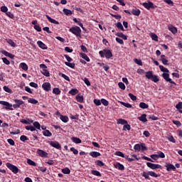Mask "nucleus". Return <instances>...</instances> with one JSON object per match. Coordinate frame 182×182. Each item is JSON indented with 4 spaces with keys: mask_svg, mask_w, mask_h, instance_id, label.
<instances>
[{
    "mask_svg": "<svg viewBox=\"0 0 182 182\" xmlns=\"http://www.w3.org/2000/svg\"><path fill=\"white\" fill-rule=\"evenodd\" d=\"M91 173L92 174H93V176H97V177H102V173H100L99 171L92 170L91 171Z\"/></svg>",
    "mask_w": 182,
    "mask_h": 182,
    "instance_id": "c85d7f7f",
    "label": "nucleus"
},
{
    "mask_svg": "<svg viewBox=\"0 0 182 182\" xmlns=\"http://www.w3.org/2000/svg\"><path fill=\"white\" fill-rule=\"evenodd\" d=\"M80 56L82 59H85V60H86L87 62H90V58H89L87 55H86L85 53H80Z\"/></svg>",
    "mask_w": 182,
    "mask_h": 182,
    "instance_id": "a211bd4d",
    "label": "nucleus"
},
{
    "mask_svg": "<svg viewBox=\"0 0 182 182\" xmlns=\"http://www.w3.org/2000/svg\"><path fill=\"white\" fill-rule=\"evenodd\" d=\"M101 103L104 105V106H109V101L106 100L105 99H101Z\"/></svg>",
    "mask_w": 182,
    "mask_h": 182,
    "instance_id": "3c124183",
    "label": "nucleus"
},
{
    "mask_svg": "<svg viewBox=\"0 0 182 182\" xmlns=\"http://www.w3.org/2000/svg\"><path fill=\"white\" fill-rule=\"evenodd\" d=\"M162 77H164V79L165 80H166L169 83H171L172 85H176V82L174 81L171 80V78H170V75H168V73H164L162 74Z\"/></svg>",
    "mask_w": 182,
    "mask_h": 182,
    "instance_id": "423d86ee",
    "label": "nucleus"
},
{
    "mask_svg": "<svg viewBox=\"0 0 182 182\" xmlns=\"http://www.w3.org/2000/svg\"><path fill=\"white\" fill-rule=\"evenodd\" d=\"M4 63H5V65H10L11 62H9V60L6 58H1Z\"/></svg>",
    "mask_w": 182,
    "mask_h": 182,
    "instance_id": "69168bd1",
    "label": "nucleus"
},
{
    "mask_svg": "<svg viewBox=\"0 0 182 182\" xmlns=\"http://www.w3.org/2000/svg\"><path fill=\"white\" fill-rule=\"evenodd\" d=\"M42 87H43V89H44V90H46V92H49V90H50V83L44 82L42 85Z\"/></svg>",
    "mask_w": 182,
    "mask_h": 182,
    "instance_id": "9b49d317",
    "label": "nucleus"
},
{
    "mask_svg": "<svg viewBox=\"0 0 182 182\" xmlns=\"http://www.w3.org/2000/svg\"><path fill=\"white\" fill-rule=\"evenodd\" d=\"M119 103L121 105H122V106H124V107H127L128 109L132 108V105L129 104V103H126L124 102H119Z\"/></svg>",
    "mask_w": 182,
    "mask_h": 182,
    "instance_id": "a19ab883",
    "label": "nucleus"
},
{
    "mask_svg": "<svg viewBox=\"0 0 182 182\" xmlns=\"http://www.w3.org/2000/svg\"><path fill=\"white\" fill-rule=\"evenodd\" d=\"M50 144L52 146V147L58 149V150L61 149L60 144H59L58 141H50Z\"/></svg>",
    "mask_w": 182,
    "mask_h": 182,
    "instance_id": "9d476101",
    "label": "nucleus"
},
{
    "mask_svg": "<svg viewBox=\"0 0 182 182\" xmlns=\"http://www.w3.org/2000/svg\"><path fill=\"white\" fill-rule=\"evenodd\" d=\"M159 69L161 72H165L166 73H168V69L164 68L163 65H159Z\"/></svg>",
    "mask_w": 182,
    "mask_h": 182,
    "instance_id": "49530a36",
    "label": "nucleus"
},
{
    "mask_svg": "<svg viewBox=\"0 0 182 182\" xmlns=\"http://www.w3.org/2000/svg\"><path fill=\"white\" fill-rule=\"evenodd\" d=\"M1 11L6 14L8 12V7L3 6L1 7Z\"/></svg>",
    "mask_w": 182,
    "mask_h": 182,
    "instance_id": "e2e57ef3",
    "label": "nucleus"
},
{
    "mask_svg": "<svg viewBox=\"0 0 182 182\" xmlns=\"http://www.w3.org/2000/svg\"><path fill=\"white\" fill-rule=\"evenodd\" d=\"M41 73L42 75H43L44 76H46V77H49V76H50V73H49V71L46 69H43L41 70Z\"/></svg>",
    "mask_w": 182,
    "mask_h": 182,
    "instance_id": "393cba45",
    "label": "nucleus"
},
{
    "mask_svg": "<svg viewBox=\"0 0 182 182\" xmlns=\"http://www.w3.org/2000/svg\"><path fill=\"white\" fill-rule=\"evenodd\" d=\"M43 134L46 137H50V136H52V132L46 129V130L43 132Z\"/></svg>",
    "mask_w": 182,
    "mask_h": 182,
    "instance_id": "a878e982",
    "label": "nucleus"
},
{
    "mask_svg": "<svg viewBox=\"0 0 182 182\" xmlns=\"http://www.w3.org/2000/svg\"><path fill=\"white\" fill-rule=\"evenodd\" d=\"M94 103L96 106H100V105H102V100H97V99H95L94 100Z\"/></svg>",
    "mask_w": 182,
    "mask_h": 182,
    "instance_id": "603ef678",
    "label": "nucleus"
},
{
    "mask_svg": "<svg viewBox=\"0 0 182 182\" xmlns=\"http://www.w3.org/2000/svg\"><path fill=\"white\" fill-rule=\"evenodd\" d=\"M161 60L163 63V65H168V60H167V59H166V55H161Z\"/></svg>",
    "mask_w": 182,
    "mask_h": 182,
    "instance_id": "412c9836",
    "label": "nucleus"
},
{
    "mask_svg": "<svg viewBox=\"0 0 182 182\" xmlns=\"http://www.w3.org/2000/svg\"><path fill=\"white\" fill-rule=\"evenodd\" d=\"M65 65H66V66H68L69 68H71L72 69H74L75 68V63L65 62Z\"/></svg>",
    "mask_w": 182,
    "mask_h": 182,
    "instance_id": "79ce46f5",
    "label": "nucleus"
},
{
    "mask_svg": "<svg viewBox=\"0 0 182 182\" xmlns=\"http://www.w3.org/2000/svg\"><path fill=\"white\" fill-rule=\"evenodd\" d=\"M69 93L70 95L75 96V95H77V93H79V90H77V89H72L69 91Z\"/></svg>",
    "mask_w": 182,
    "mask_h": 182,
    "instance_id": "72a5a7b5",
    "label": "nucleus"
},
{
    "mask_svg": "<svg viewBox=\"0 0 182 182\" xmlns=\"http://www.w3.org/2000/svg\"><path fill=\"white\" fill-rule=\"evenodd\" d=\"M151 80H152V82H154V83H157V82H159V80H160V79H159V77L157 75H152V78H151Z\"/></svg>",
    "mask_w": 182,
    "mask_h": 182,
    "instance_id": "4c0bfd02",
    "label": "nucleus"
},
{
    "mask_svg": "<svg viewBox=\"0 0 182 182\" xmlns=\"http://www.w3.org/2000/svg\"><path fill=\"white\" fill-rule=\"evenodd\" d=\"M37 154H38V156H40V157H48V152H46L42 149H38Z\"/></svg>",
    "mask_w": 182,
    "mask_h": 182,
    "instance_id": "6e6552de",
    "label": "nucleus"
},
{
    "mask_svg": "<svg viewBox=\"0 0 182 182\" xmlns=\"http://www.w3.org/2000/svg\"><path fill=\"white\" fill-rule=\"evenodd\" d=\"M7 43H9V45H10V46H12L13 48H15V46H16V43H15V42H14V41H12L11 39L7 40Z\"/></svg>",
    "mask_w": 182,
    "mask_h": 182,
    "instance_id": "f704fd0d",
    "label": "nucleus"
},
{
    "mask_svg": "<svg viewBox=\"0 0 182 182\" xmlns=\"http://www.w3.org/2000/svg\"><path fill=\"white\" fill-rule=\"evenodd\" d=\"M141 176L142 177H144V178H146V180H150V176L151 177L155 178L159 177V176L154 171L143 172L141 173Z\"/></svg>",
    "mask_w": 182,
    "mask_h": 182,
    "instance_id": "f03ea898",
    "label": "nucleus"
},
{
    "mask_svg": "<svg viewBox=\"0 0 182 182\" xmlns=\"http://www.w3.org/2000/svg\"><path fill=\"white\" fill-rule=\"evenodd\" d=\"M63 12L65 14V15H72V11L68 9H63Z\"/></svg>",
    "mask_w": 182,
    "mask_h": 182,
    "instance_id": "ea45409f",
    "label": "nucleus"
},
{
    "mask_svg": "<svg viewBox=\"0 0 182 182\" xmlns=\"http://www.w3.org/2000/svg\"><path fill=\"white\" fill-rule=\"evenodd\" d=\"M173 124H176V126H177L178 127H181V122H180V121L173 120Z\"/></svg>",
    "mask_w": 182,
    "mask_h": 182,
    "instance_id": "0e129e2a",
    "label": "nucleus"
},
{
    "mask_svg": "<svg viewBox=\"0 0 182 182\" xmlns=\"http://www.w3.org/2000/svg\"><path fill=\"white\" fill-rule=\"evenodd\" d=\"M181 107H182V102H178L176 105V109H177L178 111L181 110Z\"/></svg>",
    "mask_w": 182,
    "mask_h": 182,
    "instance_id": "774afa93",
    "label": "nucleus"
},
{
    "mask_svg": "<svg viewBox=\"0 0 182 182\" xmlns=\"http://www.w3.org/2000/svg\"><path fill=\"white\" fill-rule=\"evenodd\" d=\"M90 156H91V157H99V156H100V153L97 151H91L90 153Z\"/></svg>",
    "mask_w": 182,
    "mask_h": 182,
    "instance_id": "c756f323",
    "label": "nucleus"
},
{
    "mask_svg": "<svg viewBox=\"0 0 182 182\" xmlns=\"http://www.w3.org/2000/svg\"><path fill=\"white\" fill-rule=\"evenodd\" d=\"M37 44L38 45L39 48H41V49H48V46H46L45 43H43V42L38 41L37 42Z\"/></svg>",
    "mask_w": 182,
    "mask_h": 182,
    "instance_id": "dca6fc26",
    "label": "nucleus"
},
{
    "mask_svg": "<svg viewBox=\"0 0 182 182\" xmlns=\"http://www.w3.org/2000/svg\"><path fill=\"white\" fill-rule=\"evenodd\" d=\"M118 86L119 89H122V90H124V89H126V85H124V83L123 82H119Z\"/></svg>",
    "mask_w": 182,
    "mask_h": 182,
    "instance_id": "864d4df0",
    "label": "nucleus"
},
{
    "mask_svg": "<svg viewBox=\"0 0 182 182\" xmlns=\"http://www.w3.org/2000/svg\"><path fill=\"white\" fill-rule=\"evenodd\" d=\"M139 107L141 109H149V105H147L144 102H140L139 103Z\"/></svg>",
    "mask_w": 182,
    "mask_h": 182,
    "instance_id": "2f4dec72",
    "label": "nucleus"
},
{
    "mask_svg": "<svg viewBox=\"0 0 182 182\" xmlns=\"http://www.w3.org/2000/svg\"><path fill=\"white\" fill-rule=\"evenodd\" d=\"M117 124H127V121L126 119H119L117 120Z\"/></svg>",
    "mask_w": 182,
    "mask_h": 182,
    "instance_id": "bb28decb",
    "label": "nucleus"
},
{
    "mask_svg": "<svg viewBox=\"0 0 182 182\" xmlns=\"http://www.w3.org/2000/svg\"><path fill=\"white\" fill-rule=\"evenodd\" d=\"M166 170L167 171H171L173 170V171H176V166L171 164H168L166 166Z\"/></svg>",
    "mask_w": 182,
    "mask_h": 182,
    "instance_id": "ddd939ff",
    "label": "nucleus"
},
{
    "mask_svg": "<svg viewBox=\"0 0 182 182\" xmlns=\"http://www.w3.org/2000/svg\"><path fill=\"white\" fill-rule=\"evenodd\" d=\"M146 166L147 167H149V168H151L152 170H156V168H160V167H161V165L153 164L151 162H147Z\"/></svg>",
    "mask_w": 182,
    "mask_h": 182,
    "instance_id": "0eeeda50",
    "label": "nucleus"
},
{
    "mask_svg": "<svg viewBox=\"0 0 182 182\" xmlns=\"http://www.w3.org/2000/svg\"><path fill=\"white\" fill-rule=\"evenodd\" d=\"M62 173L63 174H70V169L69 168H64L62 169Z\"/></svg>",
    "mask_w": 182,
    "mask_h": 182,
    "instance_id": "58836bf2",
    "label": "nucleus"
},
{
    "mask_svg": "<svg viewBox=\"0 0 182 182\" xmlns=\"http://www.w3.org/2000/svg\"><path fill=\"white\" fill-rule=\"evenodd\" d=\"M141 11L139 9H134L132 10V15H134L135 16H139L141 14Z\"/></svg>",
    "mask_w": 182,
    "mask_h": 182,
    "instance_id": "2eb2a0df",
    "label": "nucleus"
},
{
    "mask_svg": "<svg viewBox=\"0 0 182 182\" xmlns=\"http://www.w3.org/2000/svg\"><path fill=\"white\" fill-rule=\"evenodd\" d=\"M134 150H135V151H140V150H141V145L139 144H135L134 146Z\"/></svg>",
    "mask_w": 182,
    "mask_h": 182,
    "instance_id": "473e14b6",
    "label": "nucleus"
},
{
    "mask_svg": "<svg viewBox=\"0 0 182 182\" xmlns=\"http://www.w3.org/2000/svg\"><path fill=\"white\" fill-rule=\"evenodd\" d=\"M96 164L97 166H99L100 167H103V166H105V164L103 163V161L98 160L96 161Z\"/></svg>",
    "mask_w": 182,
    "mask_h": 182,
    "instance_id": "052dcab7",
    "label": "nucleus"
},
{
    "mask_svg": "<svg viewBox=\"0 0 182 182\" xmlns=\"http://www.w3.org/2000/svg\"><path fill=\"white\" fill-rule=\"evenodd\" d=\"M116 26H117V28H118V29H121V31H124L123 24H122L120 22L117 23Z\"/></svg>",
    "mask_w": 182,
    "mask_h": 182,
    "instance_id": "a18cd8bd",
    "label": "nucleus"
},
{
    "mask_svg": "<svg viewBox=\"0 0 182 182\" xmlns=\"http://www.w3.org/2000/svg\"><path fill=\"white\" fill-rule=\"evenodd\" d=\"M153 72L152 71H147L145 73V76L146 79H149L151 80V78L153 77Z\"/></svg>",
    "mask_w": 182,
    "mask_h": 182,
    "instance_id": "f3484780",
    "label": "nucleus"
},
{
    "mask_svg": "<svg viewBox=\"0 0 182 182\" xmlns=\"http://www.w3.org/2000/svg\"><path fill=\"white\" fill-rule=\"evenodd\" d=\"M0 105H2L3 106H6V109H9V110H12L11 107H12V105L9 104V102L6 101H0Z\"/></svg>",
    "mask_w": 182,
    "mask_h": 182,
    "instance_id": "1a4fd4ad",
    "label": "nucleus"
},
{
    "mask_svg": "<svg viewBox=\"0 0 182 182\" xmlns=\"http://www.w3.org/2000/svg\"><path fill=\"white\" fill-rule=\"evenodd\" d=\"M6 166L12 173H14V174H17L18 171H19L18 167L15 166V165H12L11 163H7Z\"/></svg>",
    "mask_w": 182,
    "mask_h": 182,
    "instance_id": "39448f33",
    "label": "nucleus"
},
{
    "mask_svg": "<svg viewBox=\"0 0 182 182\" xmlns=\"http://www.w3.org/2000/svg\"><path fill=\"white\" fill-rule=\"evenodd\" d=\"M19 68H21L23 70H28V65L25 63H21L19 65Z\"/></svg>",
    "mask_w": 182,
    "mask_h": 182,
    "instance_id": "cd10ccee",
    "label": "nucleus"
},
{
    "mask_svg": "<svg viewBox=\"0 0 182 182\" xmlns=\"http://www.w3.org/2000/svg\"><path fill=\"white\" fill-rule=\"evenodd\" d=\"M71 140L72 141H73V143H75L76 144H80V143H82V140H80V139L77 137H72Z\"/></svg>",
    "mask_w": 182,
    "mask_h": 182,
    "instance_id": "4be33fe9",
    "label": "nucleus"
},
{
    "mask_svg": "<svg viewBox=\"0 0 182 182\" xmlns=\"http://www.w3.org/2000/svg\"><path fill=\"white\" fill-rule=\"evenodd\" d=\"M129 97H130V99H132L134 102L135 100H137V97H136L134 95L129 93Z\"/></svg>",
    "mask_w": 182,
    "mask_h": 182,
    "instance_id": "4d7b16f0",
    "label": "nucleus"
},
{
    "mask_svg": "<svg viewBox=\"0 0 182 182\" xmlns=\"http://www.w3.org/2000/svg\"><path fill=\"white\" fill-rule=\"evenodd\" d=\"M116 36H119V38H122L124 41H127V36L123 34V33H117Z\"/></svg>",
    "mask_w": 182,
    "mask_h": 182,
    "instance_id": "6ab92c4d",
    "label": "nucleus"
},
{
    "mask_svg": "<svg viewBox=\"0 0 182 182\" xmlns=\"http://www.w3.org/2000/svg\"><path fill=\"white\" fill-rule=\"evenodd\" d=\"M27 163L29 164V166H33L34 167H36V163L30 159H27Z\"/></svg>",
    "mask_w": 182,
    "mask_h": 182,
    "instance_id": "c9c22d12",
    "label": "nucleus"
},
{
    "mask_svg": "<svg viewBox=\"0 0 182 182\" xmlns=\"http://www.w3.org/2000/svg\"><path fill=\"white\" fill-rule=\"evenodd\" d=\"M73 21H74V22H75V23H77L79 26H80V28H82V27H83V23H82L80 21H79L77 20V18H73Z\"/></svg>",
    "mask_w": 182,
    "mask_h": 182,
    "instance_id": "09e8293b",
    "label": "nucleus"
},
{
    "mask_svg": "<svg viewBox=\"0 0 182 182\" xmlns=\"http://www.w3.org/2000/svg\"><path fill=\"white\" fill-rule=\"evenodd\" d=\"M142 6L145 7L146 9L150 10V9H154L155 8H157V6H154V4L153 2L148 1L147 2H144L142 4Z\"/></svg>",
    "mask_w": 182,
    "mask_h": 182,
    "instance_id": "20e7f679",
    "label": "nucleus"
},
{
    "mask_svg": "<svg viewBox=\"0 0 182 182\" xmlns=\"http://www.w3.org/2000/svg\"><path fill=\"white\" fill-rule=\"evenodd\" d=\"M69 31L71 32V33L75 35V36H80V34L82 33V30L79 26L72 27L69 29Z\"/></svg>",
    "mask_w": 182,
    "mask_h": 182,
    "instance_id": "7ed1b4c3",
    "label": "nucleus"
},
{
    "mask_svg": "<svg viewBox=\"0 0 182 182\" xmlns=\"http://www.w3.org/2000/svg\"><path fill=\"white\" fill-rule=\"evenodd\" d=\"M47 19L50 22V23H54L55 25H59V21L50 18V16L46 15Z\"/></svg>",
    "mask_w": 182,
    "mask_h": 182,
    "instance_id": "4468645a",
    "label": "nucleus"
},
{
    "mask_svg": "<svg viewBox=\"0 0 182 182\" xmlns=\"http://www.w3.org/2000/svg\"><path fill=\"white\" fill-rule=\"evenodd\" d=\"M151 36L153 41H156V42H157V41H159V37L155 33H152L151 35Z\"/></svg>",
    "mask_w": 182,
    "mask_h": 182,
    "instance_id": "bf43d9fd",
    "label": "nucleus"
},
{
    "mask_svg": "<svg viewBox=\"0 0 182 182\" xmlns=\"http://www.w3.org/2000/svg\"><path fill=\"white\" fill-rule=\"evenodd\" d=\"M101 58H106L107 59H110L113 54H112V51L110 50H103L99 52Z\"/></svg>",
    "mask_w": 182,
    "mask_h": 182,
    "instance_id": "f257e3e1",
    "label": "nucleus"
},
{
    "mask_svg": "<svg viewBox=\"0 0 182 182\" xmlns=\"http://www.w3.org/2000/svg\"><path fill=\"white\" fill-rule=\"evenodd\" d=\"M138 119L140 122L146 123V122H147V115L146 114H143L141 116L139 117Z\"/></svg>",
    "mask_w": 182,
    "mask_h": 182,
    "instance_id": "f8f14e48",
    "label": "nucleus"
},
{
    "mask_svg": "<svg viewBox=\"0 0 182 182\" xmlns=\"http://www.w3.org/2000/svg\"><path fill=\"white\" fill-rule=\"evenodd\" d=\"M20 140H21V141H26V140H29V139H28V136H26L25 135H22L20 137Z\"/></svg>",
    "mask_w": 182,
    "mask_h": 182,
    "instance_id": "13d9d810",
    "label": "nucleus"
},
{
    "mask_svg": "<svg viewBox=\"0 0 182 182\" xmlns=\"http://www.w3.org/2000/svg\"><path fill=\"white\" fill-rule=\"evenodd\" d=\"M130 129H132V127H130V124H125L123 127V130H130Z\"/></svg>",
    "mask_w": 182,
    "mask_h": 182,
    "instance_id": "680f3d73",
    "label": "nucleus"
},
{
    "mask_svg": "<svg viewBox=\"0 0 182 182\" xmlns=\"http://www.w3.org/2000/svg\"><path fill=\"white\" fill-rule=\"evenodd\" d=\"M115 156H118L119 157L124 158V154H123L122 151H116Z\"/></svg>",
    "mask_w": 182,
    "mask_h": 182,
    "instance_id": "6e6d98bb",
    "label": "nucleus"
},
{
    "mask_svg": "<svg viewBox=\"0 0 182 182\" xmlns=\"http://www.w3.org/2000/svg\"><path fill=\"white\" fill-rule=\"evenodd\" d=\"M115 168H118V170H124V166L123 164H121L120 163H117L114 164Z\"/></svg>",
    "mask_w": 182,
    "mask_h": 182,
    "instance_id": "b1692460",
    "label": "nucleus"
},
{
    "mask_svg": "<svg viewBox=\"0 0 182 182\" xmlns=\"http://www.w3.org/2000/svg\"><path fill=\"white\" fill-rule=\"evenodd\" d=\"M76 100L79 102V103H83V97L82 95H80V94H78L76 96Z\"/></svg>",
    "mask_w": 182,
    "mask_h": 182,
    "instance_id": "7c9ffc66",
    "label": "nucleus"
},
{
    "mask_svg": "<svg viewBox=\"0 0 182 182\" xmlns=\"http://www.w3.org/2000/svg\"><path fill=\"white\" fill-rule=\"evenodd\" d=\"M168 31H170L171 33H173L174 35L175 33H177V28L174 27L173 26H169L168 27Z\"/></svg>",
    "mask_w": 182,
    "mask_h": 182,
    "instance_id": "aec40b11",
    "label": "nucleus"
},
{
    "mask_svg": "<svg viewBox=\"0 0 182 182\" xmlns=\"http://www.w3.org/2000/svg\"><path fill=\"white\" fill-rule=\"evenodd\" d=\"M33 126L36 127V129H38V130H41V124L38 122H33Z\"/></svg>",
    "mask_w": 182,
    "mask_h": 182,
    "instance_id": "8fccbe9b",
    "label": "nucleus"
},
{
    "mask_svg": "<svg viewBox=\"0 0 182 182\" xmlns=\"http://www.w3.org/2000/svg\"><path fill=\"white\" fill-rule=\"evenodd\" d=\"M26 130H30L31 132H35V130H36V128H35V127H32V126H26Z\"/></svg>",
    "mask_w": 182,
    "mask_h": 182,
    "instance_id": "de8ad7c7",
    "label": "nucleus"
},
{
    "mask_svg": "<svg viewBox=\"0 0 182 182\" xmlns=\"http://www.w3.org/2000/svg\"><path fill=\"white\" fill-rule=\"evenodd\" d=\"M3 89L4 92H6L7 93H12V90H11V88H9L8 86H4Z\"/></svg>",
    "mask_w": 182,
    "mask_h": 182,
    "instance_id": "37998d69",
    "label": "nucleus"
},
{
    "mask_svg": "<svg viewBox=\"0 0 182 182\" xmlns=\"http://www.w3.org/2000/svg\"><path fill=\"white\" fill-rule=\"evenodd\" d=\"M60 119L64 123H68V122H69V117H68V116H63V115L60 114Z\"/></svg>",
    "mask_w": 182,
    "mask_h": 182,
    "instance_id": "5701e85b",
    "label": "nucleus"
},
{
    "mask_svg": "<svg viewBox=\"0 0 182 182\" xmlns=\"http://www.w3.org/2000/svg\"><path fill=\"white\" fill-rule=\"evenodd\" d=\"M14 102H15V103L18 105L20 107L21 105H23V101H22L21 100H14Z\"/></svg>",
    "mask_w": 182,
    "mask_h": 182,
    "instance_id": "338daca9",
    "label": "nucleus"
},
{
    "mask_svg": "<svg viewBox=\"0 0 182 182\" xmlns=\"http://www.w3.org/2000/svg\"><path fill=\"white\" fill-rule=\"evenodd\" d=\"M53 93L54 95H60V93H61L60 89H59L58 87L54 88L53 90Z\"/></svg>",
    "mask_w": 182,
    "mask_h": 182,
    "instance_id": "e433bc0d",
    "label": "nucleus"
},
{
    "mask_svg": "<svg viewBox=\"0 0 182 182\" xmlns=\"http://www.w3.org/2000/svg\"><path fill=\"white\" fill-rule=\"evenodd\" d=\"M28 103H31V105H36L38 103V100L33 99V98H30L28 100Z\"/></svg>",
    "mask_w": 182,
    "mask_h": 182,
    "instance_id": "c03bdc74",
    "label": "nucleus"
},
{
    "mask_svg": "<svg viewBox=\"0 0 182 182\" xmlns=\"http://www.w3.org/2000/svg\"><path fill=\"white\" fill-rule=\"evenodd\" d=\"M167 140H168V141H171V143H176V139L173 136H168Z\"/></svg>",
    "mask_w": 182,
    "mask_h": 182,
    "instance_id": "5fc2aeb1",
    "label": "nucleus"
}]
</instances>
